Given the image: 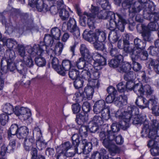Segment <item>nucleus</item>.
Masks as SVG:
<instances>
[{
  "label": "nucleus",
  "mask_w": 159,
  "mask_h": 159,
  "mask_svg": "<svg viewBox=\"0 0 159 159\" xmlns=\"http://www.w3.org/2000/svg\"><path fill=\"white\" fill-rule=\"evenodd\" d=\"M93 57L95 58L93 60L92 57L88 59L89 61H86L83 57L79 58L76 62V65L79 69H84L82 72V76L84 79L89 80L91 78V72H93V69L99 70L102 68V66L106 65V60L103 56L97 52L93 54Z\"/></svg>",
  "instance_id": "obj_1"
},
{
  "label": "nucleus",
  "mask_w": 159,
  "mask_h": 159,
  "mask_svg": "<svg viewBox=\"0 0 159 159\" xmlns=\"http://www.w3.org/2000/svg\"><path fill=\"white\" fill-rule=\"evenodd\" d=\"M111 130H107L106 132H101L99 137L103 146L108 149L109 152L115 153L116 152L117 149L112 141L114 139L115 133L120 129V125L117 123H114L111 125Z\"/></svg>",
  "instance_id": "obj_2"
},
{
  "label": "nucleus",
  "mask_w": 159,
  "mask_h": 159,
  "mask_svg": "<svg viewBox=\"0 0 159 159\" xmlns=\"http://www.w3.org/2000/svg\"><path fill=\"white\" fill-rule=\"evenodd\" d=\"M98 11L97 15L99 19H109L110 24L112 28H113L114 26L115 25L119 30L123 31L126 22L120 15L117 13L114 14L110 11H101L99 12Z\"/></svg>",
  "instance_id": "obj_3"
},
{
  "label": "nucleus",
  "mask_w": 159,
  "mask_h": 159,
  "mask_svg": "<svg viewBox=\"0 0 159 159\" xmlns=\"http://www.w3.org/2000/svg\"><path fill=\"white\" fill-rule=\"evenodd\" d=\"M98 10L99 9L98 7H94L93 5H92L91 10V14H89L85 12L82 14L81 10L78 9L77 13L80 16V24L82 25H84L86 21L88 20V24L89 28L91 29H94V18L96 17Z\"/></svg>",
  "instance_id": "obj_4"
},
{
  "label": "nucleus",
  "mask_w": 159,
  "mask_h": 159,
  "mask_svg": "<svg viewBox=\"0 0 159 159\" xmlns=\"http://www.w3.org/2000/svg\"><path fill=\"white\" fill-rule=\"evenodd\" d=\"M134 46L133 47L132 44H125L124 50L131 55L132 59L137 58L140 52L145 48L146 43L142 41L138 38H136L134 40Z\"/></svg>",
  "instance_id": "obj_5"
},
{
  "label": "nucleus",
  "mask_w": 159,
  "mask_h": 159,
  "mask_svg": "<svg viewBox=\"0 0 159 159\" xmlns=\"http://www.w3.org/2000/svg\"><path fill=\"white\" fill-rule=\"evenodd\" d=\"M128 107V112L125 111L123 109H120L118 110L115 114L116 117L123 120V122L122 125L126 128L129 127L131 121V118H132L133 115L131 109L129 110V107Z\"/></svg>",
  "instance_id": "obj_6"
},
{
  "label": "nucleus",
  "mask_w": 159,
  "mask_h": 159,
  "mask_svg": "<svg viewBox=\"0 0 159 159\" xmlns=\"http://www.w3.org/2000/svg\"><path fill=\"white\" fill-rule=\"evenodd\" d=\"M138 2V3H139V5L137 7V8H136L135 7L133 8L134 9L133 11L135 12H139L142 8H143L145 7L148 6V7L147 8H145L144 11H146L147 12V13L149 15V17H151L150 15L151 14H158L159 15V13H156L154 12L155 10L156 6L154 5L153 2L150 1H148V2Z\"/></svg>",
  "instance_id": "obj_7"
},
{
  "label": "nucleus",
  "mask_w": 159,
  "mask_h": 159,
  "mask_svg": "<svg viewBox=\"0 0 159 159\" xmlns=\"http://www.w3.org/2000/svg\"><path fill=\"white\" fill-rule=\"evenodd\" d=\"M134 92L138 95L143 96L145 94L147 96H150L153 93V89L148 84L143 86L141 83L136 84L134 87Z\"/></svg>",
  "instance_id": "obj_8"
},
{
  "label": "nucleus",
  "mask_w": 159,
  "mask_h": 159,
  "mask_svg": "<svg viewBox=\"0 0 159 159\" xmlns=\"http://www.w3.org/2000/svg\"><path fill=\"white\" fill-rule=\"evenodd\" d=\"M82 108L83 112L76 116V121L79 125H82L84 122L88 120V117L87 113L89 112L90 110V104L87 102H84Z\"/></svg>",
  "instance_id": "obj_9"
},
{
  "label": "nucleus",
  "mask_w": 159,
  "mask_h": 159,
  "mask_svg": "<svg viewBox=\"0 0 159 159\" xmlns=\"http://www.w3.org/2000/svg\"><path fill=\"white\" fill-rule=\"evenodd\" d=\"M15 114L21 120H25L31 116V112L29 108L16 106L15 108Z\"/></svg>",
  "instance_id": "obj_10"
},
{
  "label": "nucleus",
  "mask_w": 159,
  "mask_h": 159,
  "mask_svg": "<svg viewBox=\"0 0 159 159\" xmlns=\"http://www.w3.org/2000/svg\"><path fill=\"white\" fill-rule=\"evenodd\" d=\"M131 70V66L128 62H123L121 63L117 68V70L120 73H125L124 75V79L125 80H130L131 75H133Z\"/></svg>",
  "instance_id": "obj_11"
},
{
  "label": "nucleus",
  "mask_w": 159,
  "mask_h": 159,
  "mask_svg": "<svg viewBox=\"0 0 159 159\" xmlns=\"http://www.w3.org/2000/svg\"><path fill=\"white\" fill-rule=\"evenodd\" d=\"M7 68L10 71H13L16 69L18 72L20 74L24 76L26 74L27 68L24 66L23 62H19L18 66L16 67L15 63L12 62L7 61Z\"/></svg>",
  "instance_id": "obj_12"
},
{
  "label": "nucleus",
  "mask_w": 159,
  "mask_h": 159,
  "mask_svg": "<svg viewBox=\"0 0 159 159\" xmlns=\"http://www.w3.org/2000/svg\"><path fill=\"white\" fill-rule=\"evenodd\" d=\"M72 148L70 143L66 142L57 147L56 148V157L57 159H64V152Z\"/></svg>",
  "instance_id": "obj_13"
},
{
  "label": "nucleus",
  "mask_w": 159,
  "mask_h": 159,
  "mask_svg": "<svg viewBox=\"0 0 159 159\" xmlns=\"http://www.w3.org/2000/svg\"><path fill=\"white\" fill-rule=\"evenodd\" d=\"M67 29L71 33H72L75 39H76L78 40L79 39L80 35V31L76 25V22L73 18H70L67 23Z\"/></svg>",
  "instance_id": "obj_14"
},
{
  "label": "nucleus",
  "mask_w": 159,
  "mask_h": 159,
  "mask_svg": "<svg viewBox=\"0 0 159 159\" xmlns=\"http://www.w3.org/2000/svg\"><path fill=\"white\" fill-rule=\"evenodd\" d=\"M129 110L131 109L133 115L131 120L132 123L134 124H141L145 119L144 117H143L139 115V109L136 107L134 106H131L129 107Z\"/></svg>",
  "instance_id": "obj_15"
},
{
  "label": "nucleus",
  "mask_w": 159,
  "mask_h": 159,
  "mask_svg": "<svg viewBox=\"0 0 159 159\" xmlns=\"http://www.w3.org/2000/svg\"><path fill=\"white\" fill-rule=\"evenodd\" d=\"M29 4L31 7H36L40 12H46L49 10L48 6L43 3V0H29Z\"/></svg>",
  "instance_id": "obj_16"
},
{
  "label": "nucleus",
  "mask_w": 159,
  "mask_h": 159,
  "mask_svg": "<svg viewBox=\"0 0 159 159\" xmlns=\"http://www.w3.org/2000/svg\"><path fill=\"white\" fill-rule=\"evenodd\" d=\"M151 17H148L151 21V22L148 24V26H147L149 30L155 31L158 30L159 28V26L157 21L159 19V15L151 14Z\"/></svg>",
  "instance_id": "obj_17"
},
{
  "label": "nucleus",
  "mask_w": 159,
  "mask_h": 159,
  "mask_svg": "<svg viewBox=\"0 0 159 159\" xmlns=\"http://www.w3.org/2000/svg\"><path fill=\"white\" fill-rule=\"evenodd\" d=\"M83 35L84 39L89 42L93 43V44L99 40L97 30L95 33H93L91 30L89 32L87 30H85L84 31Z\"/></svg>",
  "instance_id": "obj_18"
},
{
  "label": "nucleus",
  "mask_w": 159,
  "mask_h": 159,
  "mask_svg": "<svg viewBox=\"0 0 159 159\" xmlns=\"http://www.w3.org/2000/svg\"><path fill=\"white\" fill-rule=\"evenodd\" d=\"M27 52L30 55V57H33L36 55L38 56L41 55L43 52V48H41V45H34L33 48L30 46L28 47Z\"/></svg>",
  "instance_id": "obj_19"
},
{
  "label": "nucleus",
  "mask_w": 159,
  "mask_h": 159,
  "mask_svg": "<svg viewBox=\"0 0 159 159\" xmlns=\"http://www.w3.org/2000/svg\"><path fill=\"white\" fill-rule=\"evenodd\" d=\"M64 45L62 43L60 42H58L55 45L54 49L52 50L51 48L48 49L49 52L48 53L51 57L60 55L62 51Z\"/></svg>",
  "instance_id": "obj_20"
},
{
  "label": "nucleus",
  "mask_w": 159,
  "mask_h": 159,
  "mask_svg": "<svg viewBox=\"0 0 159 159\" xmlns=\"http://www.w3.org/2000/svg\"><path fill=\"white\" fill-rule=\"evenodd\" d=\"M59 70L58 71V74L64 76L66 74V72L69 70L71 68H74L71 66V62L68 60H64L62 63V67L59 66Z\"/></svg>",
  "instance_id": "obj_21"
},
{
  "label": "nucleus",
  "mask_w": 159,
  "mask_h": 159,
  "mask_svg": "<svg viewBox=\"0 0 159 159\" xmlns=\"http://www.w3.org/2000/svg\"><path fill=\"white\" fill-rule=\"evenodd\" d=\"M149 101L150 99L148 101L145 98L142 97V96H139L136 100L135 103L140 108L143 109L149 107V106L151 107Z\"/></svg>",
  "instance_id": "obj_22"
},
{
  "label": "nucleus",
  "mask_w": 159,
  "mask_h": 159,
  "mask_svg": "<svg viewBox=\"0 0 159 159\" xmlns=\"http://www.w3.org/2000/svg\"><path fill=\"white\" fill-rule=\"evenodd\" d=\"M107 158L108 154L106 151L102 148L99 152L97 151L93 152L91 155V159H107ZM89 159H90V158Z\"/></svg>",
  "instance_id": "obj_23"
},
{
  "label": "nucleus",
  "mask_w": 159,
  "mask_h": 159,
  "mask_svg": "<svg viewBox=\"0 0 159 159\" xmlns=\"http://www.w3.org/2000/svg\"><path fill=\"white\" fill-rule=\"evenodd\" d=\"M149 102L151 105L152 113L156 116H159V105H157V98L153 96L150 99Z\"/></svg>",
  "instance_id": "obj_24"
},
{
  "label": "nucleus",
  "mask_w": 159,
  "mask_h": 159,
  "mask_svg": "<svg viewBox=\"0 0 159 159\" xmlns=\"http://www.w3.org/2000/svg\"><path fill=\"white\" fill-rule=\"evenodd\" d=\"M44 41L45 43V45L42 46L41 44L40 45H41L42 48H43V51L45 49L47 52L48 53V48H49V47H51L53 43V37L49 34H46L44 37Z\"/></svg>",
  "instance_id": "obj_25"
},
{
  "label": "nucleus",
  "mask_w": 159,
  "mask_h": 159,
  "mask_svg": "<svg viewBox=\"0 0 159 159\" xmlns=\"http://www.w3.org/2000/svg\"><path fill=\"white\" fill-rule=\"evenodd\" d=\"M105 104V102L104 100H100L97 101L93 106L94 112L96 114L100 113L101 111L106 108Z\"/></svg>",
  "instance_id": "obj_26"
},
{
  "label": "nucleus",
  "mask_w": 159,
  "mask_h": 159,
  "mask_svg": "<svg viewBox=\"0 0 159 159\" xmlns=\"http://www.w3.org/2000/svg\"><path fill=\"white\" fill-rule=\"evenodd\" d=\"M154 135L153 133L151 138L149 137V133L148 137L151 139L149 140L148 146L150 148H152L157 145H159V136L157 135L156 133Z\"/></svg>",
  "instance_id": "obj_27"
},
{
  "label": "nucleus",
  "mask_w": 159,
  "mask_h": 159,
  "mask_svg": "<svg viewBox=\"0 0 159 159\" xmlns=\"http://www.w3.org/2000/svg\"><path fill=\"white\" fill-rule=\"evenodd\" d=\"M29 133V129L26 126H22L19 128L17 136L20 139L25 138Z\"/></svg>",
  "instance_id": "obj_28"
},
{
  "label": "nucleus",
  "mask_w": 159,
  "mask_h": 159,
  "mask_svg": "<svg viewBox=\"0 0 159 159\" xmlns=\"http://www.w3.org/2000/svg\"><path fill=\"white\" fill-rule=\"evenodd\" d=\"M24 142L25 148L27 151H29L30 148L34 144V139L33 136L26 137Z\"/></svg>",
  "instance_id": "obj_29"
},
{
  "label": "nucleus",
  "mask_w": 159,
  "mask_h": 159,
  "mask_svg": "<svg viewBox=\"0 0 159 159\" xmlns=\"http://www.w3.org/2000/svg\"><path fill=\"white\" fill-rule=\"evenodd\" d=\"M142 31V35L145 41H149L151 39L150 36V32L147 26L142 25H141Z\"/></svg>",
  "instance_id": "obj_30"
},
{
  "label": "nucleus",
  "mask_w": 159,
  "mask_h": 159,
  "mask_svg": "<svg viewBox=\"0 0 159 159\" xmlns=\"http://www.w3.org/2000/svg\"><path fill=\"white\" fill-rule=\"evenodd\" d=\"M159 130V122L156 120L152 121V123L150 127V131L149 132V137L151 138L153 133L154 135L157 134V130Z\"/></svg>",
  "instance_id": "obj_31"
},
{
  "label": "nucleus",
  "mask_w": 159,
  "mask_h": 159,
  "mask_svg": "<svg viewBox=\"0 0 159 159\" xmlns=\"http://www.w3.org/2000/svg\"><path fill=\"white\" fill-rule=\"evenodd\" d=\"M94 92V88L91 86L87 85L84 88L83 94L87 99L90 100L92 98Z\"/></svg>",
  "instance_id": "obj_32"
},
{
  "label": "nucleus",
  "mask_w": 159,
  "mask_h": 159,
  "mask_svg": "<svg viewBox=\"0 0 159 159\" xmlns=\"http://www.w3.org/2000/svg\"><path fill=\"white\" fill-rule=\"evenodd\" d=\"M80 53L84 58L90 59L92 57L91 53L89 52V50L86 46L84 44L80 46Z\"/></svg>",
  "instance_id": "obj_33"
},
{
  "label": "nucleus",
  "mask_w": 159,
  "mask_h": 159,
  "mask_svg": "<svg viewBox=\"0 0 159 159\" xmlns=\"http://www.w3.org/2000/svg\"><path fill=\"white\" fill-rule=\"evenodd\" d=\"M114 103L117 106L120 107L122 106L125 102H126L127 96L125 95H119V96H115Z\"/></svg>",
  "instance_id": "obj_34"
},
{
  "label": "nucleus",
  "mask_w": 159,
  "mask_h": 159,
  "mask_svg": "<svg viewBox=\"0 0 159 159\" xmlns=\"http://www.w3.org/2000/svg\"><path fill=\"white\" fill-rule=\"evenodd\" d=\"M101 113L102 118L103 120H107L111 116H115V114H113V113L110 114V111L109 108L107 107L104 109V110L101 111Z\"/></svg>",
  "instance_id": "obj_35"
},
{
  "label": "nucleus",
  "mask_w": 159,
  "mask_h": 159,
  "mask_svg": "<svg viewBox=\"0 0 159 159\" xmlns=\"http://www.w3.org/2000/svg\"><path fill=\"white\" fill-rule=\"evenodd\" d=\"M82 142L84 147L83 152L84 153H89L91 150L92 144L90 142H87L86 140L85 139L82 140Z\"/></svg>",
  "instance_id": "obj_36"
},
{
  "label": "nucleus",
  "mask_w": 159,
  "mask_h": 159,
  "mask_svg": "<svg viewBox=\"0 0 159 159\" xmlns=\"http://www.w3.org/2000/svg\"><path fill=\"white\" fill-rule=\"evenodd\" d=\"M2 111L5 114L10 115L14 112L15 109H14L12 105L10 103H6L3 106Z\"/></svg>",
  "instance_id": "obj_37"
},
{
  "label": "nucleus",
  "mask_w": 159,
  "mask_h": 159,
  "mask_svg": "<svg viewBox=\"0 0 159 159\" xmlns=\"http://www.w3.org/2000/svg\"><path fill=\"white\" fill-rule=\"evenodd\" d=\"M51 58H52V66L53 68L57 71L58 73V71L59 70L60 66V65H59V62L58 59L55 57L53 55V56L51 57L50 56Z\"/></svg>",
  "instance_id": "obj_38"
},
{
  "label": "nucleus",
  "mask_w": 159,
  "mask_h": 159,
  "mask_svg": "<svg viewBox=\"0 0 159 159\" xmlns=\"http://www.w3.org/2000/svg\"><path fill=\"white\" fill-rule=\"evenodd\" d=\"M103 124V120L102 118L98 116H95L92 121L90 122V124H94L98 126L101 125Z\"/></svg>",
  "instance_id": "obj_39"
},
{
  "label": "nucleus",
  "mask_w": 159,
  "mask_h": 159,
  "mask_svg": "<svg viewBox=\"0 0 159 159\" xmlns=\"http://www.w3.org/2000/svg\"><path fill=\"white\" fill-rule=\"evenodd\" d=\"M51 33L53 37L57 40H59L61 35V30L57 27L52 28L51 30Z\"/></svg>",
  "instance_id": "obj_40"
},
{
  "label": "nucleus",
  "mask_w": 159,
  "mask_h": 159,
  "mask_svg": "<svg viewBox=\"0 0 159 159\" xmlns=\"http://www.w3.org/2000/svg\"><path fill=\"white\" fill-rule=\"evenodd\" d=\"M130 55L133 62V69L135 71H139L141 69L142 67L140 64L136 62L135 61L139 58V55H138L137 58H134V59H132L131 55Z\"/></svg>",
  "instance_id": "obj_41"
},
{
  "label": "nucleus",
  "mask_w": 159,
  "mask_h": 159,
  "mask_svg": "<svg viewBox=\"0 0 159 159\" xmlns=\"http://www.w3.org/2000/svg\"><path fill=\"white\" fill-rule=\"evenodd\" d=\"M41 55L38 56L36 57L35 61L36 64L39 66H44L46 63L45 59L41 57Z\"/></svg>",
  "instance_id": "obj_42"
},
{
  "label": "nucleus",
  "mask_w": 159,
  "mask_h": 159,
  "mask_svg": "<svg viewBox=\"0 0 159 159\" xmlns=\"http://www.w3.org/2000/svg\"><path fill=\"white\" fill-rule=\"evenodd\" d=\"M17 125L16 124L12 125L8 131V135L10 137L11 135H14L15 134H17V133L18 131Z\"/></svg>",
  "instance_id": "obj_43"
},
{
  "label": "nucleus",
  "mask_w": 159,
  "mask_h": 159,
  "mask_svg": "<svg viewBox=\"0 0 159 159\" xmlns=\"http://www.w3.org/2000/svg\"><path fill=\"white\" fill-rule=\"evenodd\" d=\"M70 77L72 80H75L79 77V72L77 70L74 69L73 68H71L69 72Z\"/></svg>",
  "instance_id": "obj_44"
},
{
  "label": "nucleus",
  "mask_w": 159,
  "mask_h": 159,
  "mask_svg": "<svg viewBox=\"0 0 159 159\" xmlns=\"http://www.w3.org/2000/svg\"><path fill=\"white\" fill-rule=\"evenodd\" d=\"M59 16L63 20H67L69 17L68 11L65 9H61L59 12Z\"/></svg>",
  "instance_id": "obj_45"
},
{
  "label": "nucleus",
  "mask_w": 159,
  "mask_h": 159,
  "mask_svg": "<svg viewBox=\"0 0 159 159\" xmlns=\"http://www.w3.org/2000/svg\"><path fill=\"white\" fill-rule=\"evenodd\" d=\"M76 153H78V149L76 147H74L73 149H71L69 151H66L64 152V159H65V157H72L74 156Z\"/></svg>",
  "instance_id": "obj_46"
},
{
  "label": "nucleus",
  "mask_w": 159,
  "mask_h": 159,
  "mask_svg": "<svg viewBox=\"0 0 159 159\" xmlns=\"http://www.w3.org/2000/svg\"><path fill=\"white\" fill-rule=\"evenodd\" d=\"M16 140L15 139L10 141L9 145L6 146L7 150L8 152L11 153L13 152L16 147Z\"/></svg>",
  "instance_id": "obj_47"
},
{
  "label": "nucleus",
  "mask_w": 159,
  "mask_h": 159,
  "mask_svg": "<svg viewBox=\"0 0 159 159\" xmlns=\"http://www.w3.org/2000/svg\"><path fill=\"white\" fill-rule=\"evenodd\" d=\"M83 78H80V77L75 79V80L74 82V86L76 89H78L82 87L83 84L84 80H84H87V79H84L83 77Z\"/></svg>",
  "instance_id": "obj_48"
},
{
  "label": "nucleus",
  "mask_w": 159,
  "mask_h": 159,
  "mask_svg": "<svg viewBox=\"0 0 159 159\" xmlns=\"http://www.w3.org/2000/svg\"><path fill=\"white\" fill-rule=\"evenodd\" d=\"M114 141H115L116 143L117 144H122L123 142V139L122 138V136L120 135H118L117 136L115 137V134L114 135V139L112 141V142L113 144H114L117 148V151L116 152H109L112 154L113 153H116L118 151V149L117 147L116 146V145L114 144Z\"/></svg>",
  "instance_id": "obj_49"
},
{
  "label": "nucleus",
  "mask_w": 159,
  "mask_h": 159,
  "mask_svg": "<svg viewBox=\"0 0 159 159\" xmlns=\"http://www.w3.org/2000/svg\"><path fill=\"white\" fill-rule=\"evenodd\" d=\"M37 131V134L38 135V139L36 140V145L37 147L39 149L41 150L42 149V147L44 144L43 142L41 140V138L42 136L41 133L39 129Z\"/></svg>",
  "instance_id": "obj_50"
},
{
  "label": "nucleus",
  "mask_w": 159,
  "mask_h": 159,
  "mask_svg": "<svg viewBox=\"0 0 159 159\" xmlns=\"http://www.w3.org/2000/svg\"><path fill=\"white\" fill-rule=\"evenodd\" d=\"M149 65L152 66L154 70L157 74H159V61L152 59L149 63Z\"/></svg>",
  "instance_id": "obj_51"
},
{
  "label": "nucleus",
  "mask_w": 159,
  "mask_h": 159,
  "mask_svg": "<svg viewBox=\"0 0 159 159\" xmlns=\"http://www.w3.org/2000/svg\"><path fill=\"white\" fill-rule=\"evenodd\" d=\"M71 139L73 145L74 146V147H76L77 148L80 141L79 136L77 134H75L73 135Z\"/></svg>",
  "instance_id": "obj_52"
},
{
  "label": "nucleus",
  "mask_w": 159,
  "mask_h": 159,
  "mask_svg": "<svg viewBox=\"0 0 159 159\" xmlns=\"http://www.w3.org/2000/svg\"><path fill=\"white\" fill-rule=\"evenodd\" d=\"M88 132V127L86 126L82 125L79 129V133L82 137H86L87 136Z\"/></svg>",
  "instance_id": "obj_53"
},
{
  "label": "nucleus",
  "mask_w": 159,
  "mask_h": 159,
  "mask_svg": "<svg viewBox=\"0 0 159 159\" xmlns=\"http://www.w3.org/2000/svg\"><path fill=\"white\" fill-rule=\"evenodd\" d=\"M149 53L152 56H157L159 52V49L155 47L150 46L148 49Z\"/></svg>",
  "instance_id": "obj_54"
},
{
  "label": "nucleus",
  "mask_w": 159,
  "mask_h": 159,
  "mask_svg": "<svg viewBox=\"0 0 159 159\" xmlns=\"http://www.w3.org/2000/svg\"><path fill=\"white\" fill-rule=\"evenodd\" d=\"M131 77L130 80H129V81H127L126 84H125V87L126 89H127L129 90H133L134 91V87L136 84H135L134 85V83L133 81H131V78H132V75H131Z\"/></svg>",
  "instance_id": "obj_55"
},
{
  "label": "nucleus",
  "mask_w": 159,
  "mask_h": 159,
  "mask_svg": "<svg viewBox=\"0 0 159 159\" xmlns=\"http://www.w3.org/2000/svg\"><path fill=\"white\" fill-rule=\"evenodd\" d=\"M109 51L110 55L112 57H115L119 53L117 49L115 48H113V45L111 43L109 44Z\"/></svg>",
  "instance_id": "obj_56"
},
{
  "label": "nucleus",
  "mask_w": 159,
  "mask_h": 159,
  "mask_svg": "<svg viewBox=\"0 0 159 159\" xmlns=\"http://www.w3.org/2000/svg\"><path fill=\"white\" fill-rule=\"evenodd\" d=\"M8 117L6 114L3 113L0 115V122L1 124L4 125L7 123L8 120Z\"/></svg>",
  "instance_id": "obj_57"
},
{
  "label": "nucleus",
  "mask_w": 159,
  "mask_h": 159,
  "mask_svg": "<svg viewBox=\"0 0 159 159\" xmlns=\"http://www.w3.org/2000/svg\"><path fill=\"white\" fill-rule=\"evenodd\" d=\"M20 62H23L24 63V66L26 67V66L29 67H31L34 65V61H33L31 57H28L26 61H20Z\"/></svg>",
  "instance_id": "obj_58"
},
{
  "label": "nucleus",
  "mask_w": 159,
  "mask_h": 159,
  "mask_svg": "<svg viewBox=\"0 0 159 159\" xmlns=\"http://www.w3.org/2000/svg\"><path fill=\"white\" fill-rule=\"evenodd\" d=\"M132 3V0H124L122 3V6L124 9L130 8Z\"/></svg>",
  "instance_id": "obj_59"
},
{
  "label": "nucleus",
  "mask_w": 159,
  "mask_h": 159,
  "mask_svg": "<svg viewBox=\"0 0 159 159\" xmlns=\"http://www.w3.org/2000/svg\"><path fill=\"white\" fill-rule=\"evenodd\" d=\"M120 64L115 58L111 59L109 63L110 66L116 68L117 69L118 67L119 66Z\"/></svg>",
  "instance_id": "obj_60"
},
{
  "label": "nucleus",
  "mask_w": 159,
  "mask_h": 159,
  "mask_svg": "<svg viewBox=\"0 0 159 159\" xmlns=\"http://www.w3.org/2000/svg\"><path fill=\"white\" fill-rule=\"evenodd\" d=\"M151 154L153 156L159 155V145L152 147L150 149Z\"/></svg>",
  "instance_id": "obj_61"
},
{
  "label": "nucleus",
  "mask_w": 159,
  "mask_h": 159,
  "mask_svg": "<svg viewBox=\"0 0 159 159\" xmlns=\"http://www.w3.org/2000/svg\"><path fill=\"white\" fill-rule=\"evenodd\" d=\"M99 127V126L94 124L90 125L89 123V129H88V131H90V132L94 133L97 131L98 130V129Z\"/></svg>",
  "instance_id": "obj_62"
},
{
  "label": "nucleus",
  "mask_w": 159,
  "mask_h": 159,
  "mask_svg": "<svg viewBox=\"0 0 159 159\" xmlns=\"http://www.w3.org/2000/svg\"><path fill=\"white\" fill-rule=\"evenodd\" d=\"M117 86L118 91L120 92H124L126 90L125 82H122L119 83Z\"/></svg>",
  "instance_id": "obj_63"
},
{
  "label": "nucleus",
  "mask_w": 159,
  "mask_h": 159,
  "mask_svg": "<svg viewBox=\"0 0 159 159\" xmlns=\"http://www.w3.org/2000/svg\"><path fill=\"white\" fill-rule=\"evenodd\" d=\"M72 109L74 113H77L80 111L81 106L78 103H76L72 105Z\"/></svg>",
  "instance_id": "obj_64"
}]
</instances>
